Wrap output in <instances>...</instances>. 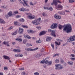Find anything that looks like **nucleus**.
<instances>
[{
  "label": "nucleus",
  "mask_w": 75,
  "mask_h": 75,
  "mask_svg": "<svg viewBox=\"0 0 75 75\" xmlns=\"http://www.w3.org/2000/svg\"><path fill=\"white\" fill-rule=\"evenodd\" d=\"M64 31H67V33H71L72 31V28L71 25L70 24H67L66 26L64 28L63 30Z\"/></svg>",
  "instance_id": "1"
},
{
  "label": "nucleus",
  "mask_w": 75,
  "mask_h": 75,
  "mask_svg": "<svg viewBox=\"0 0 75 75\" xmlns=\"http://www.w3.org/2000/svg\"><path fill=\"white\" fill-rule=\"evenodd\" d=\"M55 67H56L55 68V69L57 70L58 69H61L63 68V67L60 64H55Z\"/></svg>",
  "instance_id": "2"
},
{
  "label": "nucleus",
  "mask_w": 75,
  "mask_h": 75,
  "mask_svg": "<svg viewBox=\"0 0 75 75\" xmlns=\"http://www.w3.org/2000/svg\"><path fill=\"white\" fill-rule=\"evenodd\" d=\"M48 31L49 33H51V34L52 36H53L54 37H56V36L55 34V31L52 30L51 29H49Z\"/></svg>",
  "instance_id": "3"
},
{
  "label": "nucleus",
  "mask_w": 75,
  "mask_h": 75,
  "mask_svg": "<svg viewBox=\"0 0 75 75\" xmlns=\"http://www.w3.org/2000/svg\"><path fill=\"white\" fill-rule=\"evenodd\" d=\"M19 1H20V3H22L23 4V6H28V4L27 3V2L25 1V0H19Z\"/></svg>",
  "instance_id": "4"
},
{
  "label": "nucleus",
  "mask_w": 75,
  "mask_h": 75,
  "mask_svg": "<svg viewBox=\"0 0 75 75\" xmlns=\"http://www.w3.org/2000/svg\"><path fill=\"white\" fill-rule=\"evenodd\" d=\"M38 49V47H36L34 49H32L30 48H28L27 49H26L25 50L26 51H36V50H37Z\"/></svg>",
  "instance_id": "5"
},
{
  "label": "nucleus",
  "mask_w": 75,
  "mask_h": 75,
  "mask_svg": "<svg viewBox=\"0 0 75 75\" xmlns=\"http://www.w3.org/2000/svg\"><path fill=\"white\" fill-rule=\"evenodd\" d=\"M26 14L28 15V16L29 19H33V18H35V16H31V14L30 13H26Z\"/></svg>",
  "instance_id": "6"
},
{
  "label": "nucleus",
  "mask_w": 75,
  "mask_h": 75,
  "mask_svg": "<svg viewBox=\"0 0 75 75\" xmlns=\"http://www.w3.org/2000/svg\"><path fill=\"white\" fill-rule=\"evenodd\" d=\"M57 23H54L52 24V25L51 26V28L52 29H54V28H57Z\"/></svg>",
  "instance_id": "7"
},
{
  "label": "nucleus",
  "mask_w": 75,
  "mask_h": 75,
  "mask_svg": "<svg viewBox=\"0 0 75 75\" xmlns=\"http://www.w3.org/2000/svg\"><path fill=\"white\" fill-rule=\"evenodd\" d=\"M44 8L45 10H50V11H52L53 10V8L51 6L49 7H44Z\"/></svg>",
  "instance_id": "8"
},
{
  "label": "nucleus",
  "mask_w": 75,
  "mask_h": 75,
  "mask_svg": "<svg viewBox=\"0 0 75 75\" xmlns=\"http://www.w3.org/2000/svg\"><path fill=\"white\" fill-rule=\"evenodd\" d=\"M53 3L55 4V6H57L58 5V3H62V2H60V1L58 0H54Z\"/></svg>",
  "instance_id": "9"
},
{
  "label": "nucleus",
  "mask_w": 75,
  "mask_h": 75,
  "mask_svg": "<svg viewBox=\"0 0 75 75\" xmlns=\"http://www.w3.org/2000/svg\"><path fill=\"white\" fill-rule=\"evenodd\" d=\"M75 35H74L70 37L69 39L70 41H75Z\"/></svg>",
  "instance_id": "10"
},
{
  "label": "nucleus",
  "mask_w": 75,
  "mask_h": 75,
  "mask_svg": "<svg viewBox=\"0 0 75 75\" xmlns=\"http://www.w3.org/2000/svg\"><path fill=\"white\" fill-rule=\"evenodd\" d=\"M32 23L33 24H35V25H38V24H40V23L37 20H34L32 21Z\"/></svg>",
  "instance_id": "11"
},
{
  "label": "nucleus",
  "mask_w": 75,
  "mask_h": 75,
  "mask_svg": "<svg viewBox=\"0 0 75 75\" xmlns=\"http://www.w3.org/2000/svg\"><path fill=\"white\" fill-rule=\"evenodd\" d=\"M18 33L20 34H23V29L22 28H19Z\"/></svg>",
  "instance_id": "12"
},
{
  "label": "nucleus",
  "mask_w": 75,
  "mask_h": 75,
  "mask_svg": "<svg viewBox=\"0 0 75 75\" xmlns=\"http://www.w3.org/2000/svg\"><path fill=\"white\" fill-rule=\"evenodd\" d=\"M8 41L6 42V41H4L3 42V44L4 45H6L7 47H10V45L8 44Z\"/></svg>",
  "instance_id": "13"
},
{
  "label": "nucleus",
  "mask_w": 75,
  "mask_h": 75,
  "mask_svg": "<svg viewBox=\"0 0 75 75\" xmlns=\"http://www.w3.org/2000/svg\"><path fill=\"white\" fill-rule=\"evenodd\" d=\"M46 33H47V32L45 31H42L40 33L39 35L41 36L42 35H44L46 34Z\"/></svg>",
  "instance_id": "14"
},
{
  "label": "nucleus",
  "mask_w": 75,
  "mask_h": 75,
  "mask_svg": "<svg viewBox=\"0 0 75 75\" xmlns=\"http://www.w3.org/2000/svg\"><path fill=\"white\" fill-rule=\"evenodd\" d=\"M54 17L56 19H61V16H57V14H56L54 16Z\"/></svg>",
  "instance_id": "15"
},
{
  "label": "nucleus",
  "mask_w": 75,
  "mask_h": 75,
  "mask_svg": "<svg viewBox=\"0 0 75 75\" xmlns=\"http://www.w3.org/2000/svg\"><path fill=\"white\" fill-rule=\"evenodd\" d=\"M23 36L25 38H28V39H31V37L29 35H24Z\"/></svg>",
  "instance_id": "16"
},
{
  "label": "nucleus",
  "mask_w": 75,
  "mask_h": 75,
  "mask_svg": "<svg viewBox=\"0 0 75 75\" xmlns=\"http://www.w3.org/2000/svg\"><path fill=\"white\" fill-rule=\"evenodd\" d=\"M13 51L14 52H21V50L20 49H14L13 50Z\"/></svg>",
  "instance_id": "17"
},
{
  "label": "nucleus",
  "mask_w": 75,
  "mask_h": 75,
  "mask_svg": "<svg viewBox=\"0 0 75 75\" xmlns=\"http://www.w3.org/2000/svg\"><path fill=\"white\" fill-rule=\"evenodd\" d=\"M27 31L28 33H29V34H30L31 33H35V31L32 30H28Z\"/></svg>",
  "instance_id": "18"
},
{
  "label": "nucleus",
  "mask_w": 75,
  "mask_h": 75,
  "mask_svg": "<svg viewBox=\"0 0 75 75\" xmlns=\"http://www.w3.org/2000/svg\"><path fill=\"white\" fill-rule=\"evenodd\" d=\"M52 39V38L51 37H48L46 39V41H50Z\"/></svg>",
  "instance_id": "19"
},
{
  "label": "nucleus",
  "mask_w": 75,
  "mask_h": 75,
  "mask_svg": "<svg viewBox=\"0 0 75 75\" xmlns=\"http://www.w3.org/2000/svg\"><path fill=\"white\" fill-rule=\"evenodd\" d=\"M3 57L5 59H8H8H9L10 58L8 56H6V55H4L3 56Z\"/></svg>",
  "instance_id": "20"
},
{
  "label": "nucleus",
  "mask_w": 75,
  "mask_h": 75,
  "mask_svg": "<svg viewBox=\"0 0 75 75\" xmlns=\"http://www.w3.org/2000/svg\"><path fill=\"white\" fill-rule=\"evenodd\" d=\"M0 23H1V24H5L6 23L5 21H4V20H3V19L0 18Z\"/></svg>",
  "instance_id": "21"
},
{
  "label": "nucleus",
  "mask_w": 75,
  "mask_h": 75,
  "mask_svg": "<svg viewBox=\"0 0 75 75\" xmlns=\"http://www.w3.org/2000/svg\"><path fill=\"white\" fill-rule=\"evenodd\" d=\"M58 13L59 14H60L61 15H64L65 14V12L64 11L59 12Z\"/></svg>",
  "instance_id": "22"
},
{
  "label": "nucleus",
  "mask_w": 75,
  "mask_h": 75,
  "mask_svg": "<svg viewBox=\"0 0 75 75\" xmlns=\"http://www.w3.org/2000/svg\"><path fill=\"white\" fill-rule=\"evenodd\" d=\"M62 6L61 5L59 4L57 6V8H60L61 10H62Z\"/></svg>",
  "instance_id": "23"
},
{
  "label": "nucleus",
  "mask_w": 75,
  "mask_h": 75,
  "mask_svg": "<svg viewBox=\"0 0 75 75\" xmlns=\"http://www.w3.org/2000/svg\"><path fill=\"white\" fill-rule=\"evenodd\" d=\"M67 63L70 65H73V62L72 61H69L67 62Z\"/></svg>",
  "instance_id": "24"
},
{
  "label": "nucleus",
  "mask_w": 75,
  "mask_h": 75,
  "mask_svg": "<svg viewBox=\"0 0 75 75\" xmlns=\"http://www.w3.org/2000/svg\"><path fill=\"white\" fill-rule=\"evenodd\" d=\"M16 41H18L19 42H21L23 41V39L21 38H17L16 39Z\"/></svg>",
  "instance_id": "25"
},
{
  "label": "nucleus",
  "mask_w": 75,
  "mask_h": 75,
  "mask_svg": "<svg viewBox=\"0 0 75 75\" xmlns=\"http://www.w3.org/2000/svg\"><path fill=\"white\" fill-rule=\"evenodd\" d=\"M42 54H37L35 56V57L36 58H38V57H40L41 56Z\"/></svg>",
  "instance_id": "26"
},
{
  "label": "nucleus",
  "mask_w": 75,
  "mask_h": 75,
  "mask_svg": "<svg viewBox=\"0 0 75 75\" xmlns=\"http://www.w3.org/2000/svg\"><path fill=\"white\" fill-rule=\"evenodd\" d=\"M19 10L20 11H25V8H22Z\"/></svg>",
  "instance_id": "27"
},
{
  "label": "nucleus",
  "mask_w": 75,
  "mask_h": 75,
  "mask_svg": "<svg viewBox=\"0 0 75 75\" xmlns=\"http://www.w3.org/2000/svg\"><path fill=\"white\" fill-rule=\"evenodd\" d=\"M8 15L9 16V17H11V16H12V12H9L8 13Z\"/></svg>",
  "instance_id": "28"
},
{
  "label": "nucleus",
  "mask_w": 75,
  "mask_h": 75,
  "mask_svg": "<svg viewBox=\"0 0 75 75\" xmlns=\"http://www.w3.org/2000/svg\"><path fill=\"white\" fill-rule=\"evenodd\" d=\"M27 42V40L26 39H24L23 41V43L24 44H26Z\"/></svg>",
  "instance_id": "29"
},
{
  "label": "nucleus",
  "mask_w": 75,
  "mask_h": 75,
  "mask_svg": "<svg viewBox=\"0 0 75 75\" xmlns=\"http://www.w3.org/2000/svg\"><path fill=\"white\" fill-rule=\"evenodd\" d=\"M43 16L47 17V14H46L45 12H43L42 13Z\"/></svg>",
  "instance_id": "30"
},
{
  "label": "nucleus",
  "mask_w": 75,
  "mask_h": 75,
  "mask_svg": "<svg viewBox=\"0 0 75 75\" xmlns=\"http://www.w3.org/2000/svg\"><path fill=\"white\" fill-rule=\"evenodd\" d=\"M59 29H60V30H61V29H62V25H59Z\"/></svg>",
  "instance_id": "31"
},
{
  "label": "nucleus",
  "mask_w": 75,
  "mask_h": 75,
  "mask_svg": "<svg viewBox=\"0 0 75 75\" xmlns=\"http://www.w3.org/2000/svg\"><path fill=\"white\" fill-rule=\"evenodd\" d=\"M20 21L21 22H24V19L23 18H21L20 19Z\"/></svg>",
  "instance_id": "32"
},
{
  "label": "nucleus",
  "mask_w": 75,
  "mask_h": 75,
  "mask_svg": "<svg viewBox=\"0 0 75 75\" xmlns=\"http://www.w3.org/2000/svg\"><path fill=\"white\" fill-rule=\"evenodd\" d=\"M17 34V31H15L14 33H12V35H16Z\"/></svg>",
  "instance_id": "33"
},
{
  "label": "nucleus",
  "mask_w": 75,
  "mask_h": 75,
  "mask_svg": "<svg viewBox=\"0 0 75 75\" xmlns=\"http://www.w3.org/2000/svg\"><path fill=\"white\" fill-rule=\"evenodd\" d=\"M75 1V0H69V2L71 3H74V2Z\"/></svg>",
  "instance_id": "34"
},
{
  "label": "nucleus",
  "mask_w": 75,
  "mask_h": 75,
  "mask_svg": "<svg viewBox=\"0 0 75 75\" xmlns=\"http://www.w3.org/2000/svg\"><path fill=\"white\" fill-rule=\"evenodd\" d=\"M22 27L23 28H28V27L27 26L25 25H22Z\"/></svg>",
  "instance_id": "35"
},
{
  "label": "nucleus",
  "mask_w": 75,
  "mask_h": 75,
  "mask_svg": "<svg viewBox=\"0 0 75 75\" xmlns=\"http://www.w3.org/2000/svg\"><path fill=\"white\" fill-rule=\"evenodd\" d=\"M37 43H41V40H38L36 41Z\"/></svg>",
  "instance_id": "36"
},
{
  "label": "nucleus",
  "mask_w": 75,
  "mask_h": 75,
  "mask_svg": "<svg viewBox=\"0 0 75 75\" xmlns=\"http://www.w3.org/2000/svg\"><path fill=\"white\" fill-rule=\"evenodd\" d=\"M40 63H41V64H44V63H45V60H42Z\"/></svg>",
  "instance_id": "37"
},
{
  "label": "nucleus",
  "mask_w": 75,
  "mask_h": 75,
  "mask_svg": "<svg viewBox=\"0 0 75 75\" xmlns=\"http://www.w3.org/2000/svg\"><path fill=\"white\" fill-rule=\"evenodd\" d=\"M39 73L38 72H36L34 73L35 75H39Z\"/></svg>",
  "instance_id": "38"
},
{
  "label": "nucleus",
  "mask_w": 75,
  "mask_h": 75,
  "mask_svg": "<svg viewBox=\"0 0 75 75\" xmlns=\"http://www.w3.org/2000/svg\"><path fill=\"white\" fill-rule=\"evenodd\" d=\"M4 70H5L6 71H7L8 69L7 68V67H4Z\"/></svg>",
  "instance_id": "39"
},
{
  "label": "nucleus",
  "mask_w": 75,
  "mask_h": 75,
  "mask_svg": "<svg viewBox=\"0 0 75 75\" xmlns=\"http://www.w3.org/2000/svg\"><path fill=\"white\" fill-rule=\"evenodd\" d=\"M56 56H59V54H55L53 56V57H55Z\"/></svg>",
  "instance_id": "40"
},
{
  "label": "nucleus",
  "mask_w": 75,
  "mask_h": 75,
  "mask_svg": "<svg viewBox=\"0 0 75 75\" xmlns=\"http://www.w3.org/2000/svg\"><path fill=\"white\" fill-rule=\"evenodd\" d=\"M13 13L15 14H18V12L17 11H14Z\"/></svg>",
  "instance_id": "41"
},
{
  "label": "nucleus",
  "mask_w": 75,
  "mask_h": 75,
  "mask_svg": "<svg viewBox=\"0 0 75 75\" xmlns=\"http://www.w3.org/2000/svg\"><path fill=\"white\" fill-rule=\"evenodd\" d=\"M70 59H71V60H72V61H74V60H75V57L73 58L71 57L70 58Z\"/></svg>",
  "instance_id": "42"
},
{
  "label": "nucleus",
  "mask_w": 75,
  "mask_h": 75,
  "mask_svg": "<svg viewBox=\"0 0 75 75\" xmlns=\"http://www.w3.org/2000/svg\"><path fill=\"white\" fill-rule=\"evenodd\" d=\"M70 57H75V55H74L73 54H71Z\"/></svg>",
  "instance_id": "43"
},
{
  "label": "nucleus",
  "mask_w": 75,
  "mask_h": 75,
  "mask_svg": "<svg viewBox=\"0 0 75 75\" xmlns=\"http://www.w3.org/2000/svg\"><path fill=\"white\" fill-rule=\"evenodd\" d=\"M37 21H38L39 22H40L41 21V18H39L38 19H37Z\"/></svg>",
  "instance_id": "44"
},
{
  "label": "nucleus",
  "mask_w": 75,
  "mask_h": 75,
  "mask_svg": "<svg viewBox=\"0 0 75 75\" xmlns=\"http://www.w3.org/2000/svg\"><path fill=\"white\" fill-rule=\"evenodd\" d=\"M36 28L38 30H40L41 29V27L40 26H38L36 27Z\"/></svg>",
  "instance_id": "45"
},
{
  "label": "nucleus",
  "mask_w": 75,
  "mask_h": 75,
  "mask_svg": "<svg viewBox=\"0 0 75 75\" xmlns=\"http://www.w3.org/2000/svg\"><path fill=\"white\" fill-rule=\"evenodd\" d=\"M55 63H58L59 62V60H56L55 61Z\"/></svg>",
  "instance_id": "46"
},
{
  "label": "nucleus",
  "mask_w": 75,
  "mask_h": 75,
  "mask_svg": "<svg viewBox=\"0 0 75 75\" xmlns=\"http://www.w3.org/2000/svg\"><path fill=\"white\" fill-rule=\"evenodd\" d=\"M18 22L17 21H16V22H14V24L15 25H17V23H18Z\"/></svg>",
  "instance_id": "47"
},
{
  "label": "nucleus",
  "mask_w": 75,
  "mask_h": 75,
  "mask_svg": "<svg viewBox=\"0 0 75 75\" xmlns=\"http://www.w3.org/2000/svg\"><path fill=\"white\" fill-rule=\"evenodd\" d=\"M12 29H13V27L11 26L8 29V30H12Z\"/></svg>",
  "instance_id": "48"
},
{
  "label": "nucleus",
  "mask_w": 75,
  "mask_h": 75,
  "mask_svg": "<svg viewBox=\"0 0 75 75\" xmlns=\"http://www.w3.org/2000/svg\"><path fill=\"white\" fill-rule=\"evenodd\" d=\"M60 62H61V63H64V60H63V59H61V60H60Z\"/></svg>",
  "instance_id": "49"
},
{
  "label": "nucleus",
  "mask_w": 75,
  "mask_h": 75,
  "mask_svg": "<svg viewBox=\"0 0 75 75\" xmlns=\"http://www.w3.org/2000/svg\"><path fill=\"white\" fill-rule=\"evenodd\" d=\"M48 63L49 65H51V64H52V61H50V62H48Z\"/></svg>",
  "instance_id": "50"
},
{
  "label": "nucleus",
  "mask_w": 75,
  "mask_h": 75,
  "mask_svg": "<svg viewBox=\"0 0 75 75\" xmlns=\"http://www.w3.org/2000/svg\"><path fill=\"white\" fill-rule=\"evenodd\" d=\"M45 64H48L49 61L48 60H46L45 62Z\"/></svg>",
  "instance_id": "51"
},
{
  "label": "nucleus",
  "mask_w": 75,
  "mask_h": 75,
  "mask_svg": "<svg viewBox=\"0 0 75 75\" xmlns=\"http://www.w3.org/2000/svg\"><path fill=\"white\" fill-rule=\"evenodd\" d=\"M20 17H21V16L20 15H17L16 16V18H19Z\"/></svg>",
  "instance_id": "52"
},
{
  "label": "nucleus",
  "mask_w": 75,
  "mask_h": 75,
  "mask_svg": "<svg viewBox=\"0 0 75 75\" xmlns=\"http://www.w3.org/2000/svg\"><path fill=\"white\" fill-rule=\"evenodd\" d=\"M41 51L42 52H44V51H45V50H44V49H42L41 50Z\"/></svg>",
  "instance_id": "53"
},
{
  "label": "nucleus",
  "mask_w": 75,
  "mask_h": 75,
  "mask_svg": "<svg viewBox=\"0 0 75 75\" xmlns=\"http://www.w3.org/2000/svg\"><path fill=\"white\" fill-rule=\"evenodd\" d=\"M19 70H24V68H21L19 69Z\"/></svg>",
  "instance_id": "54"
},
{
  "label": "nucleus",
  "mask_w": 75,
  "mask_h": 75,
  "mask_svg": "<svg viewBox=\"0 0 75 75\" xmlns=\"http://www.w3.org/2000/svg\"><path fill=\"white\" fill-rule=\"evenodd\" d=\"M15 1H16V0H10L11 2H14Z\"/></svg>",
  "instance_id": "55"
},
{
  "label": "nucleus",
  "mask_w": 75,
  "mask_h": 75,
  "mask_svg": "<svg viewBox=\"0 0 75 75\" xmlns=\"http://www.w3.org/2000/svg\"><path fill=\"white\" fill-rule=\"evenodd\" d=\"M55 43L56 45H59V44L58 43V42L57 41H56L55 42Z\"/></svg>",
  "instance_id": "56"
},
{
  "label": "nucleus",
  "mask_w": 75,
  "mask_h": 75,
  "mask_svg": "<svg viewBox=\"0 0 75 75\" xmlns=\"http://www.w3.org/2000/svg\"><path fill=\"white\" fill-rule=\"evenodd\" d=\"M30 5H31L32 6H33L34 5V4L32 3V2H30Z\"/></svg>",
  "instance_id": "57"
},
{
  "label": "nucleus",
  "mask_w": 75,
  "mask_h": 75,
  "mask_svg": "<svg viewBox=\"0 0 75 75\" xmlns=\"http://www.w3.org/2000/svg\"><path fill=\"white\" fill-rule=\"evenodd\" d=\"M65 11L66 13H69L70 12L69 11L67 10H66Z\"/></svg>",
  "instance_id": "58"
},
{
  "label": "nucleus",
  "mask_w": 75,
  "mask_h": 75,
  "mask_svg": "<svg viewBox=\"0 0 75 75\" xmlns=\"http://www.w3.org/2000/svg\"><path fill=\"white\" fill-rule=\"evenodd\" d=\"M43 67L45 68H47V66H46V64H44L43 65Z\"/></svg>",
  "instance_id": "59"
},
{
  "label": "nucleus",
  "mask_w": 75,
  "mask_h": 75,
  "mask_svg": "<svg viewBox=\"0 0 75 75\" xmlns=\"http://www.w3.org/2000/svg\"><path fill=\"white\" fill-rule=\"evenodd\" d=\"M8 14L7 15H6V18H8Z\"/></svg>",
  "instance_id": "60"
},
{
  "label": "nucleus",
  "mask_w": 75,
  "mask_h": 75,
  "mask_svg": "<svg viewBox=\"0 0 75 75\" xmlns=\"http://www.w3.org/2000/svg\"><path fill=\"white\" fill-rule=\"evenodd\" d=\"M54 0H53V3H51V5H53L54 4V5H55V4H54Z\"/></svg>",
  "instance_id": "61"
},
{
  "label": "nucleus",
  "mask_w": 75,
  "mask_h": 75,
  "mask_svg": "<svg viewBox=\"0 0 75 75\" xmlns=\"http://www.w3.org/2000/svg\"><path fill=\"white\" fill-rule=\"evenodd\" d=\"M64 66H67V63L64 62Z\"/></svg>",
  "instance_id": "62"
},
{
  "label": "nucleus",
  "mask_w": 75,
  "mask_h": 75,
  "mask_svg": "<svg viewBox=\"0 0 75 75\" xmlns=\"http://www.w3.org/2000/svg\"><path fill=\"white\" fill-rule=\"evenodd\" d=\"M12 44L13 45H15L16 44V42H12Z\"/></svg>",
  "instance_id": "63"
},
{
  "label": "nucleus",
  "mask_w": 75,
  "mask_h": 75,
  "mask_svg": "<svg viewBox=\"0 0 75 75\" xmlns=\"http://www.w3.org/2000/svg\"><path fill=\"white\" fill-rule=\"evenodd\" d=\"M51 46L53 48V49H54V45H52Z\"/></svg>",
  "instance_id": "64"
}]
</instances>
